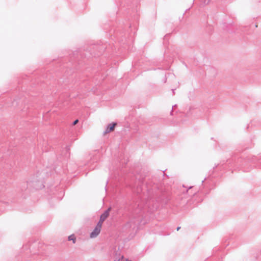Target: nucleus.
<instances>
[{
  "mask_svg": "<svg viewBox=\"0 0 261 261\" xmlns=\"http://www.w3.org/2000/svg\"><path fill=\"white\" fill-rule=\"evenodd\" d=\"M102 225L97 223L95 228L93 231L90 233V237L91 238H96L100 233L101 231Z\"/></svg>",
  "mask_w": 261,
  "mask_h": 261,
  "instance_id": "f257e3e1",
  "label": "nucleus"
},
{
  "mask_svg": "<svg viewBox=\"0 0 261 261\" xmlns=\"http://www.w3.org/2000/svg\"><path fill=\"white\" fill-rule=\"evenodd\" d=\"M110 211H111V208L110 207L107 211H106L103 214H102L101 215L99 221L98 222V224H99L101 225H102L103 222L109 217Z\"/></svg>",
  "mask_w": 261,
  "mask_h": 261,
  "instance_id": "f03ea898",
  "label": "nucleus"
},
{
  "mask_svg": "<svg viewBox=\"0 0 261 261\" xmlns=\"http://www.w3.org/2000/svg\"><path fill=\"white\" fill-rule=\"evenodd\" d=\"M117 123H112L111 124H110L107 129H106V131L105 132V134H107L108 133H109L111 132H113L114 130L115 127L116 126Z\"/></svg>",
  "mask_w": 261,
  "mask_h": 261,
  "instance_id": "7ed1b4c3",
  "label": "nucleus"
},
{
  "mask_svg": "<svg viewBox=\"0 0 261 261\" xmlns=\"http://www.w3.org/2000/svg\"><path fill=\"white\" fill-rule=\"evenodd\" d=\"M114 261H129L127 258L121 254H118L116 256Z\"/></svg>",
  "mask_w": 261,
  "mask_h": 261,
  "instance_id": "20e7f679",
  "label": "nucleus"
},
{
  "mask_svg": "<svg viewBox=\"0 0 261 261\" xmlns=\"http://www.w3.org/2000/svg\"><path fill=\"white\" fill-rule=\"evenodd\" d=\"M75 240H76V238H75V237H74V236L73 234L70 235L68 237V240L69 241H72L73 243H75Z\"/></svg>",
  "mask_w": 261,
  "mask_h": 261,
  "instance_id": "39448f33",
  "label": "nucleus"
},
{
  "mask_svg": "<svg viewBox=\"0 0 261 261\" xmlns=\"http://www.w3.org/2000/svg\"><path fill=\"white\" fill-rule=\"evenodd\" d=\"M78 122H79V120H78L77 119H76V120H75L73 122V124L74 125H76V124L78 123Z\"/></svg>",
  "mask_w": 261,
  "mask_h": 261,
  "instance_id": "423d86ee",
  "label": "nucleus"
},
{
  "mask_svg": "<svg viewBox=\"0 0 261 261\" xmlns=\"http://www.w3.org/2000/svg\"><path fill=\"white\" fill-rule=\"evenodd\" d=\"M180 229V227H178L177 228V230L178 231Z\"/></svg>",
  "mask_w": 261,
  "mask_h": 261,
  "instance_id": "0eeeda50",
  "label": "nucleus"
}]
</instances>
